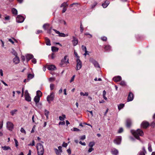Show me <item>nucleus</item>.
Listing matches in <instances>:
<instances>
[{"label": "nucleus", "instance_id": "nucleus-6", "mask_svg": "<svg viewBox=\"0 0 155 155\" xmlns=\"http://www.w3.org/2000/svg\"><path fill=\"white\" fill-rule=\"evenodd\" d=\"M89 60L94 65L95 67L100 68L99 65L97 61L92 58H91Z\"/></svg>", "mask_w": 155, "mask_h": 155}, {"label": "nucleus", "instance_id": "nucleus-32", "mask_svg": "<svg viewBox=\"0 0 155 155\" xmlns=\"http://www.w3.org/2000/svg\"><path fill=\"white\" fill-rule=\"evenodd\" d=\"M49 112L48 110H45V115L46 116V118L47 119H48V115H49Z\"/></svg>", "mask_w": 155, "mask_h": 155}, {"label": "nucleus", "instance_id": "nucleus-1", "mask_svg": "<svg viewBox=\"0 0 155 155\" xmlns=\"http://www.w3.org/2000/svg\"><path fill=\"white\" fill-rule=\"evenodd\" d=\"M37 148L38 155H43L44 153L43 146L41 144L39 143L37 144Z\"/></svg>", "mask_w": 155, "mask_h": 155}, {"label": "nucleus", "instance_id": "nucleus-29", "mask_svg": "<svg viewBox=\"0 0 155 155\" xmlns=\"http://www.w3.org/2000/svg\"><path fill=\"white\" fill-rule=\"evenodd\" d=\"M2 148L4 150H9L11 149L10 147L9 146H5L4 147L2 146Z\"/></svg>", "mask_w": 155, "mask_h": 155}, {"label": "nucleus", "instance_id": "nucleus-3", "mask_svg": "<svg viewBox=\"0 0 155 155\" xmlns=\"http://www.w3.org/2000/svg\"><path fill=\"white\" fill-rule=\"evenodd\" d=\"M54 95L53 92H52L50 93V95H48L47 97V101L49 103H50L51 101L53 100L54 98Z\"/></svg>", "mask_w": 155, "mask_h": 155}, {"label": "nucleus", "instance_id": "nucleus-8", "mask_svg": "<svg viewBox=\"0 0 155 155\" xmlns=\"http://www.w3.org/2000/svg\"><path fill=\"white\" fill-rule=\"evenodd\" d=\"M53 30H54L56 34H58V36L59 37H65L68 36V34H65L63 33H60L59 31H58L55 29H53Z\"/></svg>", "mask_w": 155, "mask_h": 155}, {"label": "nucleus", "instance_id": "nucleus-48", "mask_svg": "<svg viewBox=\"0 0 155 155\" xmlns=\"http://www.w3.org/2000/svg\"><path fill=\"white\" fill-rule=\"evenodd\" d=\"M49 25L48 24H44L43 25V28L45 30H46V27L47 26H48Z\"/></svg>", "mask_w": 155, "mask_h": 155}, {"label": "nucleus", "instance_id": "nucleus-45", "mask_svg": "<svg viewBox=\"0 0 155 155\" xmlns=\"http://www.w3.org/2000/svg\"><path fill=\"white\" fill-rule=\"evenodd\" d=\"M54 84H51L50 85V88L51 90H52L54 87Z\"/></svg>", "mask_w": 155, "mask_h": 155}, {"label": "nucleus", "instance_id": "nucleus-2", "mask_svg": "<svg viewBox=\"0 0 155 155\" xmlns=\"http://www.w3.org/2000/svg\"><path fill=\"white\" fill-rule=\"evenodd\" d=\"M131 132L133 136H143V131L140 129H138L136 130H131Z\"/></svg>", "mask_w": 155, "mask_h": 155}, {"label": "nucleus", "instance_id": "nucleus-11", "mask_svg": "<svg viewBox=\"0 0 155 155\" xmlns=\"http://www.w3.org/2000/svg\"><path fill=\"white\" fill-rule=\"evenodd\" d=\"M121 137H118L114 140L115 143L117 144H120L121 141Z\"/></svg>", "mask_w": 155, "mask_h": 155}, {"label": "nucleus", "instance_id": "nucleus-9", "mask_svg": "<svg viewBox=\"0 0 155 155\" xmlns=\"http://www.w3.org/2000/svg\"><path fill=\"white\" fill-rule=\"evenodd\" d=\"M24 18L23 16L21 15H18L16 18V21L18 23H22L24 21Z\"/></svg>", "mask_w": 155, "mask_h": 155}, {"label": "nucleus", "instance_id": "nucleus-5", "mask_svg": "<svg viewBox=\"0 0 155 155\" xmlns=\"http://www.w3.org/2000/svg\"><path fill=\"white\" fill-rule=\"evenodd\" d=\"M68 59L67 58V56H65L64 57V59L61 60L60 64L66 65L69 64Z\"/></svg>", "mask_w": 155, "mask_h": 155}, {"label": "nucleus", "instance_id": "nucleus-15", "mask_svg": "<svg viewBox=\"0 0 155 155\" xmlns=\"http://www.w3.org/2000/svg\"><path fill=\"white\" fill-rule=\"evenodd\" d=\"M19 61V58L17 56H15V57L13 59V62L15 64H18Z\"/></svg>", "mask_w": 155, "mask_h": 155}, {"label": "nucleus", "instance_id": "nucleus-24", "mask_svg": "<svg viewBox=\"0 0 155 155\" xmlns=\"http://www.w3.org/2000/svg\"><path fill=\"white\" fill-rule=\"evenodd\" d=\"M68 4L67 2H64L62 3L60 6V7L67 8L68 6Z\"/></svg>", "mask_w": 155, "mask_h": 155}, {"label": "nucleus", "instance_id": "nucleus-40", "mask_svg": "<svg viewBox=\"0 0 155 155\" xmlns=\"http://www.w3.org/2000/svg\"><path fill=\"white\" fill-rule=\"evenodd\" d=\"M80 95L81 96H87L88 95V94L87 92H85L84 93L82 92H81L80 93Z\"/></svg>", "mask_w": 155, "mask_h": 155}, {"label": "nucleus", "instance_id": "nucleus-14", "mask_svg": "<svg viewBox=\"0 0 155 155\" xmlns=\"http://www.w3.org/2000/svg\"><path fill=\"white\" fill-rule=\"evenodd\" d=\"M81 48L83 51H85V53L84 54V55L86 56L87 55H88L89 53L88 51L87 50V48L86 46L84 45H82L81 46Z\"/></svg>", "mask_w": 155, "mask_h": 155}, {"label": "nucleus", "instance_id": "nucleus-39", "mask_svg": "<svg viewBox=\"0 0 155 155\" xmlns=\"http://www.w3.org/2000/svg\"><path fill=\"white\" fill-rule=\"evenodd\" d=\"M111 49V47L109 45H107L105 46L104 49L106 51H109Z\"/></svg>", "mask_w": 155, "mask_h": 155}, {"label": "nucleus", "instance_id": "nucleus-57", "mask_svg": "<svg viewBox=\"0 0 155 155\" xmlns=\"http://www.w3.org/2000/svg\"><path fill=\"white\" fill-rule=\"evenodd\" d=\"M75 77V76L74 75L71 78V80L70 81V82H71L74 81V79Z\"/></svg>", "mask_w": 155, "mask_h": 155}, {"label": "nucleus", "instance_id": "nucleus-49", "mask_svg": "<svg viewBox=\"0 0 155 155\" xmlns=\"http://www.w3.org/2000/svg\"><path fill=\"white\" fill-rule=\"evenodd\" d=\"M97 4V2H94V3L92 5H91V8H94L95 6Z\"/></svg>", "mask_w": 155, "mask_h": 155}, {"label": "nucleus", "instance_id": "nucleus-50", "mask_svg": "<svg viewBox=\"0 0 155 155\" xmlns=\"http://www.w3.org/2000/svg\"><path fill=\"white\" fill-rule=\"evenodd\" d=\"M93 150H94V149L92 147H90V148H89V149L88 150V152L89 153H90Z\"/></svg>", "mask_w": 155, "mask_h": 155}, {"label": "nucleus", "instance_id": "nucleus-64", "mask_svg": "<svg viewBox=\"0 0 155 155\" xmlns=\"http://www.w3.org/2000/svg\"><path fill=\"white\" fill-rule=\"evenodd\" d=\"M151 126L153 127H154L155 126V122H153L151 124Z\"/></svg>", "mask_w": 155, "mask_h": 155}, {"label": "nucleus", "instance_id": "nucleus-47", "mask_svg": "<svg viewBox=\"0 0 155 155\" xmlns=\"http://www.w3.org/2000/svg\"><path fill=\"white\" fill-rule=\"evenodd\" d=\"M14 140L15 142V146L16 147H17L18 146V142L15 139H14Z\"/></svg>", "mask_w": 155, "mask_h": 155}, {"label": "nucleus", "instance_id": "nucleus-44", "mask_svg": "<svg viewBox=\"0 0 155 155\" xmlns=\"http://www.w3.org/2000/svg\"><path fill=\"white\" fill-rule=\"evenodd\" d=\"M120 84L121 86H124L126 85V83L124 81H122L120 83Z\"/></svg>", "mask_w": 155, "mask_h": 155}, {"label": "nucleus", "instance_id": "nucleus-63", "mask_svg": "<svg viewBox=\"0 0 155 155\" xmlns=\"http://www.w3.org/2000/svg\"><path fill=\"white\" fill-rule=\"evenodd\" d=\"M5 19L6 20H9L10 19V16H7L5 17Z\"/></svg>", "mask_w": 155, "mask_h": 155}, {"label": "nucleus", "instance_id": "nucleus-31", "mask_svg": "<svg viewBox=\"0 0 155 155\" xmlns=\"http://www.w3.org/2000/svg\"><path fill=\"white\" fill-rule=\"evenodd\" d=\"M17 110L16 109H14L11 111L10 114L12 115L13 116L14 114H15L17 111Z\"/></svg>", "mask_w": 155, "mask_h": 155}, {"label": "nucleus", "instance_id": "nucleus-16", "mask_svg": "<svg viewBox=\"0 0 155 155\" xmlns=\"http://www.w3.org/2000/svg\"><path fill=\"white\" fill-rule=\"evenodd\" d=\"M111 152V153L114 155H117L118 153V150L115 148L112 149Z\"/></svg>", "mask_w": 155, "mask_h": 155}, {"label": "nucleus", "instance_id": "nucleus-7", "mask_svg": "<svg viewBox=\"0 0 155 155\" xmlns=\"http://www.w3.org/2000/svg\"><path fill=\"white\" fill-rule=\"evenodd\" d=\"M25 100L28 102L31 101V98L30 96H29V94L28 92V91L26 90L25 92Z\"/></svg>", "mask_w": 155, "mask_h": 155}, {"label": "nucleus", "instance_id": "nucleus-46", "mask_svg": "<svg viewBox=\"0 0 155 155\" xmlns=\"http://www.w3.org/2000/svg\"><path fill=\"white\" fill-rule=\"evenodd\" d=\"M101 39L104 41H106L107 40V38L106 37L104 36L101 37Z\"/></svg>", "mask_w": 155, "mask_h": 155}, {"label": "nucleus", "instance_id": "nucleus-41", "mask_svg": "<svg viewBox=\"0 0 155 155\" xmlns=\"http://www.w3.org/2000/svg\"><path fill=\"white\" fill-rule=\"evenodd\" d=\"M123 131V129L122 128H120L117 131V133H121Z\"/></svg>", "mask_w": 155, "mask_h": 155}, {"label": "nucleus", "instance_id": "nucleus-17", "mask_svg": "<svg viewBox=\"0 0 155 155\" xmlns=\"http://www.w3.org/2000/svg\"><path fill=\"white\" fill-rule=\"evenodd\" d=\"M48 69L50 70H54L56 69V67L54 65H48L47 68Z\"/></svg>", "mask_w": 155, "mask_h": 155}, {"label": "nucleus", "instance_id": "nucleus-51", "mask_svg": "<svg viewBox=\"0 0 155 155\" xmlns=\"http://www.w3.org/2000/svg\"><path fill=\"white\" fill-rule=\"evenodd\" d=\"M31 61L34 64H36V59L35 58H33L31 60Z\"/></svg>", "mask_w": 155, "mask_h": 155}, {"label": "nucleus", "instance_id": "nucleus-58", "mask_svg": "<svg viewBox=\"0 0 155 155\" xmlns=\"http://www.w3.org/2000/svg\"><path fill=\"white\" fill-rule=\"evenodd\" d=\"M79 143L83 146H85L86 143L85 142H82L81 141L79 142Z\"/></svg>", "mask_w": 155, "mask_h": 155}, {"label": "nucleus", "instance_id": "nucleus-12", "mask_svg": "<svg viewBox=\"0 0 155 155\" xmlns=\"http://www.w3.org/2000/svg\"><path fill=\"white\" fill-rule=\"evenodd\" d=\"M134 98L133 94L131 92H130L128 96L127 101H132Z\"/></svg>", "mask_w": 155, "mask_h": 155}, {"label": "nucleus", "instance_id": "nucleus-54", "mask_svg": "<svg viewBox=\"0 0 155 155\" xmlns=\"http://www.w3.org/2000/svg\"><path fill=\"white\" fill-rule=\"evenodd\" d=\"M65 124V122L64 121H63L62 122H60L59 123V125H64Z\"/></svg>", "mask_w": 155, "mask_h": 155}, {"label": "nucleus", "instance_id": "nucleus-23", "mask_svg": "<svg viewBox=\"0 0 155 155\" xmlns=\"http://www.w3.org/2000/svg\"><path fill=\"white\" fill-rule=\"evenodd\" d=\"M46 44L47 45H51V42L50 40L47 37L45 38Z\"/></svg>", "mask_w": 155, "mask_h": 155}, {"label": "nucleus", "instance_id": "nucleus-37", "mask_svg": "<svg viewBox=\"0 0 155 155\" xmlns=\"http://www.w3.org/2000/svg\"><path fill=\"white\" fill-rule=\"evenodd\" d=\"M95 145V143L94 142H91L89 143L88 146L90 147H92Z\"/></svg>", "mask_w": 155, "mask_h": 155}, {"label": "nucleus", "instance_id": "nucleus-34", "mask_svg": "<svg viewBox=\"0 0 155 155\" xmlns=\"http://www.w3.org/2000/svg\"><path fill=\"white\" fill-rule=\"evenodd\" d=\"M54 150L56 153L57 155H61V153L60 151H59V150L56 148L54 149Z\"/></svg>", "mask_w": 155, "mask_h": 155}, {"label": "nucleus", "instance_id": "nucleus-26", "mask_svg": "<svg viewBox=\"0 0 155 155\" xmlns=\"http://www.w3.org/2000/svg\"><path fill=\"white\" fill-rule=\"evenodd\" d=\"M34 77V74H29L28 75V78L27 80L28 81L32 79Z\"/></svg>", "mask_w": 155, "mask_h": 155}, {"label": "nucleus", "instance_id": "nucleus-61", "mask_svg": "<svg viewBox=\"0 0 155 155\" xmlns=\"http://www.w3.org/2000/svg\"><path fill=\"white\" fill-rule=\"evenodd\" d=\"M62 146L64 147H66L67 146V144L66 143L64 142Z\"/></svg>", "mask_w": 155, "mask_h": 155}, {"label": "nucleus", "instance_id": "nucleus-56", "mask_svg": "<svg viewBox=\"0 0 155 155\" xmlns=\"http://www.w3.org/2000/svg\"><path fill=\"white\" fill-rule=\"evenodd\" d=\"M67 8H63L62 12L63 13L65 12L67 10Z\"/></svg>", "mask_w": 155, "mask_h": 155}, {"label": "nucleus", "instance_id": "nucleus-55", "mask_svg": "<svg viewBox=\"0 0 155 155\" xmlns=\"http://www.w3.org/2000/svg\"><path fill=\"white\" fill-rule=\"evenodd\" d=\"M35 126H34L31 130V133H34V131H35Z\"/></svg>", "mask_w": 155, "mask_h": 155}, {"label": "nucleus", "instance_id": "nucleus-35", "mask_svg": "<svg viewBox=\"0 0 155 155\" xmlns=\"http://www.w3.org/2000/svg\"><path fill=\"white\" fill-rule=\"evenodd\" d=\"M66 118V116L65 115L63 114L62 115V116H59V119L60 120L63 121L64 119Z\"/></svg>", "mask_w": 155, "mask_h": 155}, {"label": "nucleus", "instance_id": "nucleus-42", "mask_svg": "<svg viewBox=\"0 0 155 155\" xmlns=\"http://www.w3.org/2000/svg\"><path fill=\"white\" fill-rule=\"evenodd\" d=\"M84 30V28L81 23V24L80 27V31L81 33H82Z\"/></svg>", "mask_w": 155, "mask_h": 155}, {"label": "nucleus", "instance_id": "nucleus-33", "mask_svg": "<svg viewBox=\"0 0 155 155\" xmlns=\"http://www.w3.org/2000/svg\"><path fill=\"white\" fill-rule=\"evenodd\" d=\"M51 50L53 52H56L58 51V48L55 47H52Z\"/></svg>", "mask_w": 155, "mask_h": 155}, {"label": "nucleus", "instance_id": "nucleus-27", "mask_svg": "<svg viewBox=\"0 0 155 155\" xmlns=\"http://www.w3.org/2000/svg\"><path fill=\"white\" fill-rule=\"evenodd\" d=\"M124 106V104H121L118 105V109L120 110L121 109L123 108Z\"/></svg>", "mask_w": 155, "mask_h": 155}, {"label": "nucleus", "instance_id": "nucleus-38", "mask_svg": "<svg viewBox=\"0 0 155 155\" xmlns=\"http://www.w3.org/2000/svg\"><path fill=\"white\" fill-rule=\"evenodd\" d=\"M148 150L150 152H151L152 151L151 145L150 143H149L148 144Z\"/></svg>", "mask_w": 155, "mask_h": 155}, {"label": "nucleus", "instance_id": "nucleus-21", "mask_svg": "<svg viewBox=\"0 0 155 155\" xmlns=\"http://www.w3.org/2000/svg\"><path fill=\"white\" fill-rule=\"evenodd\" d=\"M26 60L27 62H28L31 59L33 58V56L31 54H28L26 56Z\"/></svg>", "mask_w": 155, "mask_h": 155}, {"label": "nucleus", "instance_id": "nucleus-36", "mask_svg": "<svg viewBox=\"0 0 155 155\" xmlns=\"http://www.w3.org/2000/svg\"><path fill=\"white\" fill-rule=\"evenodd\" d=\"M42 94V93L40 91H37L36 95L38 96V97L39 96V97H40L41 96Z\"/></svg>", "mask_w": 155, "mask_h": 155}, {"label": "nucleus", "instance_id": "nucleus-4", "mask_svg": "<svg viewBox=\"0 0 155 155\" xmlns=\"http://www.w3.org/2000/svg\"><path fill=\"white\" fill-rule=\"evenodd\" d=\"M14 124L10 121H8L6 123V127L8 129L12 131L14 128Z\"/></svg>", "mask_w": 155, "mask_h": 155}, {"label": "nucleus", "instance_id": "nucleus-19", "mask_svg": "<svg viewBox=\"0 0 155 155\" xmlns=\"http://www.w3.org/2000/svg\"><path fill=\"white\" fill-rule=\"evenodd\" d=\"M72 42L74 46H76L78 44V39L77 38L74 36L73 37Z\"/></svg>", "mask_w": 155, "mask_h": 155}, {"label": "nucleus", "instance_id": "nucleus-62", "mask_svg": "<svg viewBox=\"0 0 155 155\" xmlns=\"http://www.w3.org/2000/svg\"><path fill=\"white\" fill-rule=\"evenodd\" d=\"M8 41L11 42L12 44H14V42L12 40V39L9 38L8 39Z\"/></svg>", "mask_w": 155, "mask_h": 155}, {"label": "nucleus", "instance_id": "nucleus-18", "mask_svg": "<svg viewBox=\"0 0 155 155\" xmlns=\"http://www.w3.org/2000/svg\"><path fill=\"white\" fill-rule=\"evenodd\" d=\"M40 100V97H39V96L38 97V96H36L34 99V101L35 102L36 105H37L39 101Z\"/></svg>", "mask_w": 155, "mask_h": 155}, {"label": "nucleus", "instance_id": "nucleus-13", "mask_svg": "<svg viewBox=\"0 0 155 155\" xmlns=\"http://www.w3.org/2000/svg\"><path fill=\"white\" fill-rule=\"evenodd\" d=\"M149 125V123L146 121H143L141 124V127L144 128H147Z\"/></svg>", "mask_w": 155, "mask_h": 155}, {"label": "nucleus", "instance_id": "nucleus-43", "mask_svg": "<svg viewBox=\"0 0 155 155\" xmlns=\"http://www.w3.org/2000/svg\"><path fill=\"white\" fill-rule=\"evenodd\" d=\"M20 131L22 133H24L25 134H26V131H25V130L23 128L21 127V128Z\"/></svg>", "mask_w": 155, "mask_h": 155}, {"label": "nucleus", "instance_id": "nucleus-10", "mask_svg": "<svg viewBox=\"0 0 155 155\" xmlns=\"http://www.w3.org/2000/svg\"><path fill=\"white\" fill-rule=\"evenodd\" d=\"M129 138L132 141H134L136 140H140L139 136H130Z\"/></svg>", "mask_w": 155, "mask_h": 155}, {"label": "nucleus", "instance_id": "nucleus-53", "mask_svg": "<svg viewBox=\"0 0 155 155\" xmlns=\"http://www.w3.org/2000/svg\"><path fill=\"white\" fill-rule=\"evenodd\" d=\"M55 80V79L54 78H51L49 79V81L50 82H51L53 81H54Z\"/></svg>", "mask_w": 155, "mask_h": 155}, {"label": "nucleus", "instance_id": "nucleus-20", "mask_svg": "<svg viewBox=\"0 0 155 155\" xmlns=\"http://www.w3.org/2000/svg\"><path fill=\"white\" fill-rule=\"evenodd\" d=\"M121 79V77L119 76L115 77L113 78V80L115 82L119 81Z\"/></svg>", "mask_w": 155, "mask_h": 155}, {"label": "nucleus", "instance_id": "nucleus-25", "mask_svg": "<svg viewBox=\"0 0 155 155\" xmlns=\"http://www.w3.org/2000/svg\"><path fill=\"white\" fill-rule=\"evenodd\" d=\"M127 127H130L131 126V121L130 119H128L127 120Z\"/></svg>", "mask_w": 155, "mask_h": 155}, {"label": "nucleus", "instance_id": "nucleus-60", "mask_svg": "<svg viewBox=\"0 0 155 155\" xmlns=\"http://www.w3.org/2000/svg\"><path fill=\"white\" fill-rule=\"evenodd\" d=\"M58 149L59 151H60L61 152H62V147L61 146H59L58 147Z\"/></svg>", "mask_w": 155, "mask_h": 155}, {"label": "nucleus", "instance_id": "nucleus-22", "mask_svg": "<svg viewBox=\"0 0 155 155\" xmlns=\"http://www.w3.org/2000/svg\"><path fill=\"white\" fill-rule=\"evenodd\" d=\"M109 4V2L108 1H106L104 3H103L102 6L104 8H106L107 7Z\"/></svg>", "mask_w": 155, "mask_h": 155}, {"label": "nucleus", "instance_id": "nucleus-30", "mask_svg": "<svg viewBox=\"0 0 155 155\" xmlns=\"http://www.w3.org/2000/svg\"><path fill=\"white\" fill-rule=\"evenodd\" d=\"M12 13L15 15H16L17 14V10L14 8H12Z\"/></svg>", "mask_w": 155, "mask_h": 155}, {"label": "nucleus", "instance_id": "nucleus-59", "mask_svg": "<svg viewBox=\"0 0 155 155\" xmlns=\"http://www.w3.org/2000/svg\"><path fill=\"white\" fill-rule=\"evenodd\" d=\"M35 145V142L34 140H33L32 141V143H30L28 144L29 146H33Z\"/></svg>", "mask_w": 155, "mask_h": 155}, {"label": "nucleus", "instance_id": "nucleus-52", "mask_svg": "<svg viewBox=\"0 0 155 155\" xmlns=\"http://www.w3.org/2000/svg\"><path fill=\"white\" fill-rule=\"evenodd\" d=\"M144 152L140 151L139 153V155H145V153Z\"/></svg>", "mask_w": 155, "mask_h": 155}, {"label": "nucleus", "instance_id": "nucleus-28", "mask_svg": "<svg viewBox=\"0 0 155 155\" xmlns=\"http://www.w3.org/2000/svg\"><path fill=\"white\" fill-rule=\"evenodd\" d=\"M82 67V62L80 59L78 58V70L80 69Z\"/></svg>", "mask_w": 155, "mask_h": 155}]
</instances>
